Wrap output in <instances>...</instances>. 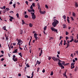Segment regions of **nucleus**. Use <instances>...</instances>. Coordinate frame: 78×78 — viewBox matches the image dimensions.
I'll return each instance as SVG.
<instances>
[{
  "label": "nucleus",
  "instance_id": "nucleus-21",
  "mask_svg": "<svg viewBox=\"0 0 78 78\" xmlns=\"http://www.w3.org/2000/svg\"><path fill=\"white\" fill-rule=\"evenodd\" d=\"M29 27H33V24L30 23L29 24Z\"/></svg>",
  "mask_w": 78,
  "mask_h": 78
},
{
  "label": "nucleus",
  "instance_id": "nucleus-53",
  "mask_svg": "<svg viewBox=\"0 0 78 78\" xmlns=\"http://www.w3.org/2000/svg\"><path fill=\"white\" fill-rule=\"evenodd\" d=\"M73 42H75L76 43H76V42H77L76 40L75 39V40L73 41Z\"/></svg>",
  "mask_w": 78,
  "mask_h": 78
},
{
  "label": "nucleus",
  "instance_id": "nucleus-14",
  "mask_svg": "<svg viewBox=\"0 0 78 78\" xmlns=\"http://www.w3.org/2000/svg\"><path fill=\"white\" fill-rule=\"evenodd\" d=\"M66 45H67V46H66V48H68V47H69V46H70V44H66Z\"/></svg>",
  "mask_w": 78,
  "mask_h": 78
},
{
  "label": "nucleus",
  "instance_id": "nucleus-29",
  "mask_svg": "<svg viewBox=\"0 0 78 78\" xmlns=\"http://www.w3.org/2000/svg\"><path fill=\"white\" fill-rule=\"evenodd\" d=\"M3 30H6V27L4 26L3 27Z\"/></svg>",
  "mask_w": 78,
  "mask_h": 78
},
{
  "label": "nucleus",
  "instance_id": "nucleus-28",
  "mask_svg": "<svg viewBox=\"0 0 78 78\" xmlns=\"http://www.w3.org/2000/svg\"><path fill=\"white\" fill-rule=\"evenodd\" d=\"M62 42H63V41L62 40H61V42H60V44H61V45H62Z\"/></svg>",
  "mask_w": 78,
  "mask_h": 78
},
{
  "label": "nucleus",
  "instance_id": "nucleus-54",
  "mask_svg": "<svg viewBox=\"0 0 78 78\" xmlns=\"http://www.w3.org/2000/svg\"><path fill=\"white\" fill-rule=\"evenodd\" d=\"M57 53H58V55H60V51H58Z\"/></svg>",
  "mask_w": 78,
  "mask_h": 78
},
{
  "label": "nucleus",
  "instance_id": "nucleus-1",
  "mask_svg": "<svg viewBox=\"0 0 78 78\" xmlns=\"http://www.w3.org/2000/svg\"><path fill=\"white\" fill-rule=\"evenodd\" d=\"M53 20L54 21L52 23V25L53 27H56V26H57V24L59 23V22L56 19H54Z\"/></svg>",
  "mask_w": 78,
  "mask_h": 78
},
{
  "label": "nucleus",
  "instance_id": "nucleus-60",
  "mask_svg": "<svg viewBox=\"0 0 78 78\" xmlns=\"http://www.w3.org/2000/svg\"><path fill=\"white\" fill-rule=\"evenodd\" d=\"M67 42L68 44H69V43H70V41H69V40H68L67 41Z\"/></svg>",
  "mask_w": 78,
  "mask_h": 78
},
{
  "label": "nucleus",
  "instance_id": "nucleus-12",
  "mask_svg": "<svg viewBox=\"0 0 78 78\" xmlns=\"http://www.w3.org/2000/svg\"><path fill=\"white\" fill-rule=\"evenodd\" d=\"M14 51L13 52V53H16L17 52V50H18L17 49H14Z\"/></svg>",
  "mask_w": 78,
  "mask_h": 78
},
{
  "label": "nucleus",
  "instance_id": "nucleus-32",
  "mask_svg": "<svg viewBox=\"0 0 78 78\" xmlns=\"http://www.w3.org/2000/svg\"><path fill=\"white\" fill-rule=\"evenodd\" d=\"M63 25V28H66V25Z\"/></svg>",
  "mask_w": 78,
  "mask_h": 78
},
{
  "label": "nucleus",
  "instance_id": "nucleus-42",
  "mask_svg": "<svg viewBox=\"0 0 78 78\" xmlns=\"http://www.w3.org/2000/svg\"><path fill=\"white\" fill-rule=\"evenodd\" d=\"M45 7L46 8H47L48 9V5H45Z\"/></svg>",
  "mask_w": 78,
  "mask_h": 78
},
{
  "label": "nucleus",
  "instance_id": "nucleus-9",
  "mask_svg": "<svg viewBox=\"0 0 78 78\" xmlns=\"http://www.w3.org/2000/svg\"><path fill=\"white\" fill-rule=\"evenodd\" d=\"M38 9L40 11V10H41V7L40 5H39V4L38 3Z\"/></svg>",
  "mask_w": 78,
  "mask_h": 78
},
{
  "label": "nucleus",
  "instance_id": "nucleus-57",
  "mask_svg": "<svg viewBox=\"0 0 78 78\" xmlns=\"http://www.w3.org/2000/svg\"><path fill=\"white\" fill-rule=\"evenodd\" d=\"M1 52L2 54H4V51H1Z\"/></svg>",
  "mask_w": 78,
  "mask_h": 78
},
{
  "label": "nucleus",
  "instance_id": "nucleus-33",
  "mask_svg": "<svg viewBox=\"0 0 78 78\" xmlns=\"http://www.w3.org/2000/svg\"><path fill=\"white\" fill-rule=\"evenodd\" d=\"M69 63H66V64H64V66H67L68 65H69Z\"/></svg>",
  "mask_w": 78,
  "mask_h": 78
},
{
  "label": "nucleus",
  "instance_id": "nucleus-35",
  "mask_svg": "<svg viewBox=\"0 0 78 78\" xmlns=\"http://www.w3.org/2000/svg\"><path fill=\"white\" fill-rule=\"evenodd\" d=\"M35 5H36L35 4V3H33L32 4V5H33V6L34 7V6H35Z\"/></svg>",
  "mask_w": 78,
  "mask_h": 78
},
{
  "label": "nucleus",
  "instance_id": "nucleus-45",
  "mask_svg": "<svg viewBox=\"0 0 78 78\" xmlns=\"http://www.w3.org/2000/svg\"><path fill=\"white\" fill-rule=\"evenodd\" d=\"M75 65V63H72L71 64V66H74Z\"/></svg>",
  "mask_w": 78,
  "mask_h": 78
},
{
  "label": "nucleus",
  "instance_id": "nucleus-17",
  "mask_svg": "<svg viewBox=\"0 0 78 78\" xmlns=\"http://www.w3.org/2000/svg\"><path fill=\"white\" fill-rule=\"evenodd\" d=\"M18 54H19V55H20V56L21 58H22V55L21 52H20V53H19Z\"/></svg>",
  "mask_w": 78,
  "mask_h": 78
},
{
  "label": "nucleus",
  "instance_id": "nucleus-41",
  "mask_svg": "<svg viewBox=\"0 0 78 78\" xmlns=\"http://www.w3.org/2000/svg\"><path fill=\"white\" fill-rule=\"evenodd\" d=\"M67 20L68 22V23H70V20L69 19H67Z\"/></svg>",
  "mask_w": 78,
  "mask_h": 78
},
{
  "label": "nucleus",
  "instance_id": "nucleus-37",
  "mask_svg": "<svg viewBox=\"0 0 78 78\" xmlns=\"http://www.w3.org/2000/svg\"><path fill=\"white\" fill-rule=\"evenodd\" d=\"M16 16H17V18H19V13H17L16 14Z\"/></svg>",
  "mask_w": 78,
  "mask_h": 78
},
{
  "label": "nucleus",
  "instance_id": "nucleus-49",
  "mask_svg": "<svg viewBox=\"0 0 78 78\" xmlns=\"http://www.w3.org/2000/svg\"><path fill=\"white\" fill-rule=\"evenodd\" d=\"M27 67H30V65H29L27 64L26 65Z\"/></svg>",
  "mask_w": 78,
  "mask_h": 78
},
{
  "label": "nucleus",
  "instance_id": "nucleus-39",
  "mask_svg": "<svg viewBox=\"0 0 78 78\" xmlns=\"http://www.w3.org/2000/svg\"><path fill=\"white\" fill-rule=\"evenodd\" d=\"M71 19L72 20H74V19H73V17L71 16L70 17Z\"/></svg>",
  "mask_w": 78,
  "mask_h": 78
},
{
  "label": "nucleus",
  "instance_id": "nucleus-25",
  "mask_svg": "<svg viewBox=\"0 0 78 78\" xmlns=\"http://www.w3.org/2000/svg\"><path fill=\"white\" fill-rule=\"evenodd\" d=\"M16 55H14L13 56V58H12V59H13V60L14 59H15V58H16Z\"/></svg>",
  "mask_w": 78,
  "mask_h": 78
},
{
  "label": "nucleus",
  "instance_id": "nucleus-30",
  "mask_svg": "<svg viewBox=\"0 0 78 78\" xmlns=\"http://www.w3.org/2000/svg\"><path fill=\"white\" fill-rule=\"evenodd\" d=\"M53 75V72L52 71L51 73V76H52Z\"/></svg>",
  "mask_w": 78,
  "mask_h": 78
},
{
  "label": "nucleus",
  "instance_id": "nucleus-61",
  "mask_svg": "<svg viewBox=\"0 0 78 78\" xmlns=\"http://www.w3.org/2000/svg\"><path fill=\"white\" fill-rule=\"evenodd\" d=\"M63 76L65 77H66V74H65V73L64 74H63Z\"/></svg>",
  "mask_w": 78,
  "mask_h": 78
},
{
  "label": "nucleus",
  "instance_id": "nucleus-22",
  "mask_svg": "<svg viewBox=\"0 0 78 78\" xmlns=\"http://www.w3.org/2000/svg\"><path fill=\"white\" fill-rule=\"evenodd\" d=\"M47 30V26H45L44 28V31H45Z\"/></svg>",
  "mask_w": 78,
  "mask_h": 78
},
{
  "label": "nucleus",
  "instance_id": "nucleus-23",
  "mask_svg": "<svg viewBox=\"0 0 78 78\" xmlns=\"http://www.w3.org/2000/svg\"><path fill=\"white\" fill-rule=\"evenodd\" d=\"M22 25H24V24H25V22H24V20H22Z\"/></svg>",
  "mask_w": 78,
  "mask_h": 78
},
{
  "label": "nucleus",
  "instance_id": "nucleus-5",
  "mask_svg": "<svg viewBox=\"0 0 78 78\" xmlns=\"http://www.w3.org/2000/svg\"><path fill=\"white\" fill-rule=\"evenodd\" d=\"M37 34L35 33L34 34V37L35 39V40L37 41V38H38V37H37Z\"/></svg>",
  "mask_w": 78,
  "mask_h": 78
},
{
  "label": "nucleus",
  "instance_id": "nucleus-43",
  "mask_svg": "<svg viewBox=\"0 0 78 78\" xmlns=\"http://www.w3.org/2000/svg\"><path fill=\"white\" fill-rule=\"evenodd\" d=\"M13 6L14 8H16V4H14L13 5Z\"/></svg>",
  "mask_w": 78,
  "mask_h": 78
},
{
  "label": "nucleus",
  "instance_id": "nucleus-38",
  "mask_svg": "<svg viewBox=\"0 0 78 78\" xmlns=\"http://www.w3.org/2000/svg\"><path fill=\"white\" fill-rule=\"evenodd\" d=\"M70 56L71 57H72V58H73V54H71Z\"/></svg>",
  "mask_w": 78,
  "mask_h": 78
},
{
  "label": "nucleus",
  "instance_id": "nucleus-34",
  "mask_svg": "<svg viewBox=\"0 0 78 78\" xmlns=\"http://www.w3.org/2000/svg\"><path fill=\"white\" fill-rule=\"evenodd\" d=\"M5 59L3 58H2L1 59V61H4Z\"/></svg>",
  "mask_w": 78,
  "mask_h": 78
},
{
  "label": "nucleus",
  "instance_id": "nucleus-47",
  "mask_svg": "<svg viewBox=\"0 0 78 78\" xmlns=\"http://www.w3.org/2000/svg\"><path fill=\"white\" fill-rule=\"evenodd\" d=\"M26 3L27 5H28V1H26Z\"/></svg>",
  "mask_w": 78,
  "mask_h": 78
},
{
  "label": "nucleus",
  "instance_id": "nucleus-48",
  "mask_svg": "<svg viewBox=\"0 0 78 78\" xmlns=\"http://www.w3.org/2000/svg\"><path fill=\"white\" fill-rule=\"evenodd\" d=\"M30 9H33V5H31L30 7Z\"/></svg>",
  "mask_w": 78,
  "mask_h": 78
},
{
  "label": "nucleus",
  "instance_id": "nucleus-24",
  "mask_svg": "<svg viewBox=\"0 0 78 78\" xmlns=\"http://www.w3.org/2000/svg\"><path fill=\"white\" fill-rule=\"evenodd\" d=\"M63 19H65V20H66V16H65V15H64L63 16Z\"/></svg>",
  "mask_w": 78,
  "mask_h": 78
},
{
  "label": "nucleus",
  "instance_id": "nucleus-64",
  "mask_svg": "<svg viewBox=\"0 0 78 78\" xmlns=\"http://www.w3.org/2000/svg\"><path fill=\"white\" fill-rule=\"evenodd\" d=\"M27 76V78H31V77L30 76Z\"/></svg>",
  "mask_w": 78,
  "mask_h": 78
},
{
  "label": "nucleus",
  "instance_id": "nucleus-63",
  "mask_svg": "<svg viewBox=\"0 0 78 78\" xmlns=\"http://www.w3.org/2000/svg\"><path fill=\"white\" fill-rule=\"evenodd\" d=\"M48 59V60H50V59H51V57H49Z\"/></svg>",
  "mask_w": 78,
  "mask_h": 78
},
{
  "label": "nucleus",
  "instance_id": "nucleus-36",
  "mask_svg": "<svg viewBox=\"0 0 78 78\" xmlns=\"http://www.w3.org/2000/svg\"><path fill=\"white\" fill-rule=\"evenodd\" d=\"M25 18H28V16L27 15H25Z\"/></svg>",
  "mask_w": 78,
  "mask_h": 78
},
{
  "label": "nucleus",
  "instance_id": "nucleus-19",
  "mask_svg": "<svg viewBox=\"0 0 78 78\" xmlns=\"http://www.w3.org/2000/svg\"><path fill=\"white\" fill-rule=\"evenodd\" d=\"M77 69H78V68L77 67H76V68H75L74 69L75 72H77L78 70Z\"/></svg>",
  "mask_w": 78,
  "mask_h": 78
},
{
  "label": "nucleus",
  "instance_id": "nucleus-51",
  "mask_svg": "<svg viewBox=\"0 0 78 78\" xmlns=\"http://www.w3.org/2000/svg\"><path fill=\"white\" fill-rule=\"evenodd\" d=\"M62 38H63V37H62V36H61L60 37V38H59V40H61Z\"/></svg>",
  "mask_w": 78,
  "mask_h": 78
},
{
  "label": "nucleus",
  "instance_id": "nucleus-11",
  "mask_svg": "<svg viewBox=\"0 0 78 78\" xmlns=\"http://www.w3.org/2000/svg\"><path fill=\"white\" fill-rule=\"evenodd\" d=\"M5 37L6 39L8 41V37H9V36H6V34H5Z\"/></svg>",
  "mask_w": 78,
  "mask_h": 78
},
{
  "label": "nucleus",
  "instance_id": "nucleus-62",
  "mask_svg": "<svg viewBox=\"0 0 78 78\" xmlns=\"http://www.w3.org/2000/svg\"><path fill=\"white\" fill-rule=\"evenodd\" d=\"M8 56L9 57H11L10 56H11V54L9 53H8Z\"/></svg>",
  "mask_w": 78,
  "mask_h": 78
},
{
  "label": "nucleus",
  "instance_id": "nucleus-59",
  "mask_svg": "<svg viewBox=\"0 0 78 78\" xmlns=\"http://www.w3.org/2000/svg\"><path fill=\"white\" fill-rule=\"evenodd\" d=\"M45 70H44V69H43V70L42 71V72L43 73H45Z\"/></svg>",
  "mask_w": 78,
  "mask_h": 78
},
{
  "label": "nucleus",
  "instance_id": "nucleus-6",
  "mask_svg": "<svg viewBox=\"0 0 78 78\" xmlns=\"http://www.w3.org/2000/svg\"><path fill=\"white\" fill-rule=\"evenodd\" d=\"M52 59L54 60V61H58V58H55V57H53L52 58Z\"/></svg>",
  "mask_w": 78,
  "mask_h": 78
},
{
  "label": "nucleus",
  "instance_id": "nucleus-50",
  "mask_svg": "<svg viewBox=\"0 0 78 78\" xmlns=\"http://www.w3.org/2000/svg\"><path fill=\"white\" fill-rule=\"evenodd\" d=\"M73 16H74V17H75V13H74V12L73 13Z\"/></svg>",
  "mask_w": 78,
  "mask_h": 78
},
{
  "label": "nucleus",
  "instance_id": "nucleus-15",
  "mask_svg": "<svg viewBox=\"0 0 78 78\" xmlns=\"http://www.w3.org/2000/svg\"><path fill=\"white\" fill-rule=\"evenodd\" d=\"M72 39H71V40L70 41V42H73V41H74V40L73 39V36H72Z\"/></svg>",
  "mask_w": 78,
  "mask_h": 78
},
{
  "label": "nucleus",
  "instance_id": "nucleus-4",
  "mask_svg": "<svg viewBox=\"0 0 78 78\" xmlns=\"http://www.w3.org/2000/svg\"><path fill=\"white\" fill-rule=\"evenodd\" d=\"M51 31H53L55 32H56L57 33H58V30H57V29H55V28L53 27H51Z\"/></svg>",
  "mask_w": 78,
  "mask_h": 78
},
{
  "label": "nucleus",
  "instance_id": "nucleus-2",
  "mask_svg": "<svg viewBox=\"0 0 78 78\" xmlns=\"http://www.w3.org/2000/svg\"><path fill=\"white\" fill-rule=\"evenodd\" d=\"M31 14L32 15L31 16L32 19L34 20H35V19H36V16L35 14H34V12H31Z\"/></svg>",
  "mask_w": 78,
  "mask_h": 78
},
{
  "label": "nucleus",
  "instance_id": "nucleus-8",
  "mask_svg": "<svg viewBox=\"0 0 78 78\" xmlns=\"http://www.w3.org/2000/svg\"><path fill=\"white\" fill-rule=\"evenodd\" d=\"M9 17L10 19H9V20L10 22H12V19H13V17L11 16H9Z\"/></svg>",
  "mask_w": 78,
  "mask_h": 78
},
{
  "label": "nucleus",
  "instance_id": "nucleus-52",
  "mask_svg": "<svg viewBox=\"0 0 78 78\" xmlns=\"http://www.w3.org/2000/svg\"><path fill=\"white\" fill-rule=\"evenodd\" d=\"M9 5H11V4H12V1H11L9 3Z\"/></svg>",
  "mask_w": 78,
  "mask_h": 78
},
{
  "label": "nucleus",
  "instance_id": "nucleus-31",
  "mask_svg": "<svg viewBox=\"0 0 78 78\" xmlns=\"http://www.w3.org/2000/svg\"><path fill=\"white\" fill-rule=\"evenodd\" d=\"M71 69H74V68H75V66H71Z\"/></svg>",
  "mask_w": 78,
  "mask_h": 78
},
{
  "label": "nucleus",
  "instance_id": "nucleus-7",
  "mask_svg": "<svg viewBox=\"0 0 78 78\" xmlns=\"http://www.w3.org/2000/svg\"><path fill=\"white\" fill-rule=\"evenodd\" d=\"M27 11L29 12H34V9H28Z\"/></svg>",
  "mask_w": 78,
  "mask_h": 78
},
{
  "label": "nucleus",
  "instance_id": "nucleus-44",
  "mask_svg": "<svg viewBox=\"0 0 78 78\" xmlns=\"http://www.w3.org/2000/svg\"><path fill=\"white\" fill-rule=\"evenodd\" d=\"M66 35H68V34H69V33H68V32L66 31Z\"/></svg>",
  "mask_w": 78,
  "mask_h": 78
},
{
  "label": "nucleus",
  "instance_id": "nucleus-13",
  "mask_svg": "<svg viewBox=\"0 0 78 78\" xmlns=\"http://www.w3.org/2000/svg\"><path fill=\"white\" fill-rule=\"evenodd\" d=\"M17 59H17V58H15L13 60V61H15V62H16V61H17Z\"/></svg>",
  "mask_w": 78,
  "mask_h": 78
},
{
  "label": "nucleus",
  "instance_id": "nucleus-16",
  "mask_svg": "<svg viewBox=\"0 0 78 78\" xmlns=\"http://www.w3.org/2000/svg\"><path fill=\"white\" fill-rule=\"evenodd\" d=\"M59 67H62V68L63 69H64V66H62V65H59Z\"/></svg>",
  "mask_w": 78,
  "mask_h": 78
},
{
  "label": "nucleus",
  "instance_id": "nucleus-46",
  "mask_svg": "<svg viewBox=\"0 0 78 78\" xmlns=\"http://www.w3.org/2000/svg\"><path fill=\"white\" fill-rule=\"evenodd\" d=\"M37 72H39V70H40V68H39V67L38 68H37Z\"/></svg>",
  "mask_w": 78,
  "mask_h": 78
},
{
  "label": "nucleus",
  "instance_id": "nucleus-10",
  "mask_svg": "<svg viewBox=\"0 0 78 78\" xmlns=\"http://www.w3.org/2000/svg\"><path fill=\"white\" fill-rule=\"evenodd\" d=\"M22 41L20 39L18 40V44H20L21 42H22Z\"/></svg>",
  "mask_w": 78,
  "mask_h": 78
},
{
  "label": "nucleus",
  "instance_id": "nucleus-56",
  "mask_svg": "<svg viewBox=\"0 0 78 78\" xmlns=\"http://www.w3.org/2000/svg\"><path fill=\"white\" fill-rule=\"evenodd\" d=\"M11 12H12V13H14V11H10V13H11Z\"/></svg>",
  "mask_w": 78,
  "mask_h": 78
},
{
  "label": "nucleus",
  "instance_id": "nucleus-27",
  "mask_svg": "<svg viewBox=\"0 0 78 78\" xmlns=\"http://www.w3.org/2000/svg\"><path fill=\"white\" fill-rule=\"evenodd\" d=\"M6 11H9L10 9L9 8H6Z\"/></svg>",
  "mask_w": 78,
  "mask_h": 78
},
{
  "label": "nucleus",
  "instance_id": "nucleus-3",
  "mask_svg": "<svg viewBox=\"0 0 78 78\" xmlns=\"http://www.w3.org/2000/svg\"><path fill=\"white\" fill-rule=\"evenodd\" d=\"M64 64H65L64 62H62L61 60H59L58 64V66H61L62 65H64Z\"/></svg>",
  "mask_w": 78,
  "mask_h": 78
},
{
  "label": "nucleus",
  "instance_id": "nucleus-18",
  "mask_svg": "<svg viewBox=\"0 0 78 78\" xmlns=\"http://www.w3.org/2000/svg\"><path fill=\"white\" fill-rule=\"evenodd\" d=\"M5 8H6V6H3V7H1V9H5Z\"/></svg>",
  "mask_w": 78,
  "mask_h": 78
},
{
  "label": "nucleus",
  "instance_id": "nucleus-26",
  "mask_svg": "<svg viewBox=\"0 0 78 78\" xmlns=\"http://www.w3.org/2000/svg\"><path fill=\"white\" fill-rule=\"evenodd\" d=\"M37 64H41V62H39V61L37 60Z\"/></svg>",
  "mask_w": 78,
  "mask_h": 78
},
{
  "label": "nucleus",
  "instance_id": "nucleus-55",
  "mask_svg": "<svg viewBox=\"0 0 78 78\" xmlns=\"http://www.w3.org/2000/svg\"><path fill=\"white\" fill-rule=\"evenodd\" d=\"M66 39H69V38L68 37H66Z\"/></svg>",
  "mask_w": 78,
  "mask_h": 78
},
{
  "label": "nucleus",
  "instance_id": "nucleus-40",
  "mask_svg": "<svg viewBox=\"0 0 78 78\" xmlns=\"http://www.w3.org/2000/svg\"><path fill=\"white\" fill-rule=\"evenodd\" d=\"M40 13H41V14H43V12L41 11V10H40Z\"/></svg>",
  "mask_w": 78,
  "mask_h": 78
},
{
  "label": "nucleus",
  "instance_id": "nucleus-20",
  "mask_svg": "<svg viewBox=\"0 0 78 78\" xmlns=\"http://www.w3.org/2000/svg\"><path fill=\"white\" fill-rule=\"evenodd\" d=\"M75 6L76 7H78V3L76 2L75 3Z\"/></svg>",
  "mask_w": 78,
  "mask_h": 78
},
{
  "label": "nucleus",
  "instance_id": "nucleus-58",
  "mask_svg": "<svg viewBox=\"0 0 78 78\" xmlns=\"http://www.w3.org/2000/svg\"><path fill=\"white\" fill-rule=\"evenodd\" d=\"M45 11H44V12H43V14H45Z\"/></svg>",
  "mask_w": 78,
  "mask_h": 78
}]
</instances>
